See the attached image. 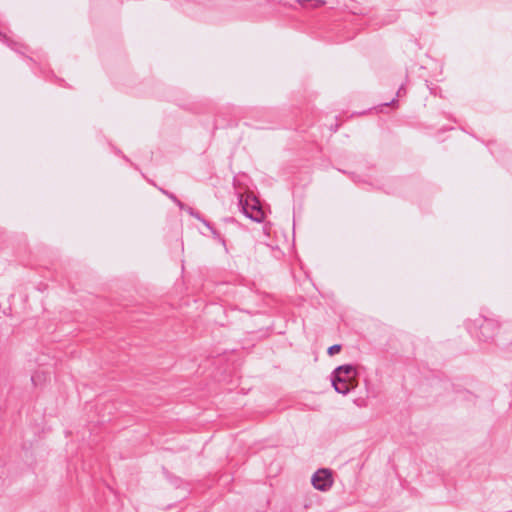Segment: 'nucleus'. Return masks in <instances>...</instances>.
Listing matches in <instances>:
<instances>
[{"label": "nucleus", "mask_w": 512, "mask_h": 512, "mask_svg": "<svg viewBox=\"0 0 512 512\" xmlns=\"http://www.w3.org/2000/svg\"><path fill=\"white\" fill-rule=\"evenodd\" d=\"M357 370L352 365H342L333 372L332 385L341 394H347L357 385Z\"/></svg>", "instance_id": "f257e3e1"}, {"label": "nucleus", "mask_w": 512, "mask_h": 512, "mask_svg": "<svg viewBox=\"0 0 512 512\" xmlns=\"http://www.w3.org/2000/svg\"><path fill=\"white\" fill-rule=\"evenodd\" d=\"M313 487L320 491H328L333 485L332 472L329 469L322 468L317 470L311 478Z\"/></svg>", "instance_id": "f03ea898"}, {"label": "nucleus", "mask_w": 512, "mask_h": 512, "mask_svg": "<svg viewBox=\"0 0 512 512\" xmlns=\"http://www.w3.org/2000/svg\"><path fill=\"white\" fill-rule=\"evenodd\" d=\"M243 211L249 218L257 222L262 221L264 217V213L261 210L259 203L256 199L247 198L243 205Z\"/></svg>", "instance_id": "7ed1b4c3"}, {"label": "nucleus", "mask_w": 512, "mask_h": 512, "mask_svg": "<svg viewBox=\"0 0 512 512\" xmlns=\"http://www.w3.org/2000/svg\"><path fill=\"white\" fill-rule=\"evenodd\" d=\"M325 5L324 0H310L308 8L317 9Z\"/></svg>", "instance_id": "20e7f679"}, {"label": "nucleus", "mask_w": 512, "mask_h": 512, "mask_svg": "<svg viewBox=\"0 0 512 512\" xmlns=\"http://www.w3.org/2000/svg\"><path fill=\"white\" fill-rule=\"evenodd\" d=\"M340 351H341V346L338 344H335V345H332L331 347H329L328 354L332 356V355L339 353Z\"/></svg>", "instance_id": "39448f33"}, {"label": "nucleus", "mask_w": 512, "mask_h": 512, "mask_svg": "<svg viewBox=\"0 0 512 512\" xmlns=\"http://www.w3.org/2000/svg\"><path fill=\"white\" fill-rule=\"evenodd\" d=\"M299 5L304 8H308L310 0H296Z\"/></svg>", "instance_id": "423d86ee"}]
</instances>
